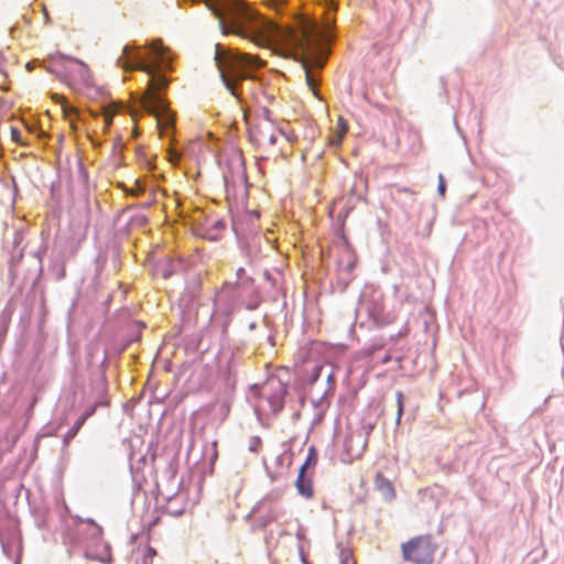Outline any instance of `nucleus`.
<instances>
[{"label":"nucleus","instance_id":"1","mask_svg":"<svg viewBox=\"0 0 564 564\" xmlns=\"http://www.w3.org/2000/svg\"><path fill=\"white\" fill-rule=\"evenodd\" d=\"M147 50L148 53L144 54L140 46L127 44L123 46L117 64L126 72L138 69L149 75L145 91L132 96L131 115L135 117L138 112L153 116L160 132L167 133L174 128L175 113L170 109L164 96L171 83L164 73L173 70V56L170 48L160 39L149 42Z\"/></svg>","mask_w":564,"mask_h":564},{"label":"nucleus","instance_id":"2","mask_svg":"<svg viewBox=\"0 0 564 564\" xmlns=\"http://www.w3.org/2000/svg\"><path fill=\"white\" fill-rule=\"evenodd\" d=\"M215 62L224 85L240 104L252 100L263 106L264 101L273 98L257 75V70L264 66L260 57L218 43L215 46Z\"/></svg>","mask_w":564,"mask_h":564},{"label":"nucleus","instance_id":"3","mask_svg":"<svg viewBox=\"0 0 564 564\" xmlns=\"http://www.w3.org/2000/svg\"><path fill=\"white\" fill-rule=\"evenodd\" d=\"M337 10L335 0H327L325 8V18L323 24L315 21L302 23L297 29L286 30L284 32L285 44L295 53L303 57V67L305 70L306 83L315 95L319 85V70L324 67L326 61L319 53L322 42L328 44L334 41L335 20L330 15Z\"/></svg>","mask_w":564,"mask_h":564},{"label":"nucleus","instance_id":"4","mask_svg":"<svg viewBox=\"0 0 564 564\" xmlns=\"http://www.w3.org/2000/svg\"><path fill=\"white\" fill-rule=\"evenodd\" d=\"M288 393V387L279 379L268 380L264 386L258 389L257 400L253 403V409L259 417H269L276 415L284 408V399Z\"/></svg>","mask_w":564,"mask_h":564},{"label":"nucleus","instance_id":"5","mask_svg":"<svg viewBox=\"0 0 564 564\" xmlns=\"http://www.w3.org/2000/svg\"><path fill=\"white\" fill-rule=\"evenodd\" d=\"M208 10L219 20L224 33L242 28V17L236 9L237 0H203Z\"/></svg>","mask_w":564,"mask_h":564},{"label":"nucleus","instance_id":"6","mask_svg":"<svg viewBox=\"0 0 564 564\" xmlns=\"http://www.w3.org/2000/svg\"><path fill=\"white\" fill-rule=\"evenodd\" d=\"M436 546L427 535L416 536L402 544L403 558L414 564H432Z\"/></svg>","mask_w":564,"mask_h":564},{"label":"nucleus","instance_id":"7","mask_svg":"<svg viewBox=\"0 0 564 564\" xmlns=\"http://www.w3.org/2000/svg\"><path fill=\"white\" fill-rule=\"evenodd\" d=\"M367 314L376 325L387 324L388 317L384 313L383 294L376 289H366L359 300L357 314Z\"/></svg>","mask_w":564,"mask_h":564},{"label":"nucleus","instance_id":"8","mask_svg":"<svg viewBox=\"0 0 564 564\" xmlns=\"http://www.w3.org/2000/svg\"><path fill=\"white\" fill-rule=\"evenodd\" d=\"M280 497L281 492L273 490L253 508V513L257 514L258 521L262 528L276 521L282 516L281 508L276 505Z\"/></svg>","mask_w":564,"mask_h":564},{"label":"nucleus","instance_id":"9","mask_svg":"<svg viewBox=\"0 0 564 564\" xmlns=\"http://www.w3.org/2000/svg\"><path fill=\"white\" fill-rule=\"evenodd\" d=\"M64 83L76 91H82L83 88H89L91 86V76L87 65L75 58Z\"/></svg>","mask_w":564,"mask_h":564},{"label":"nucleus","instance_id":"10","mask_svg":"<svg viewBox=\"0 0 564 564\" xmlns=\"http://www.w3.org/2000/svg\"><path fill=\"white\" fill-rule=\"evenodd\" d=\"M74 57H69L63 54L52 55L48 59V72L57 76L61 80L64 82L69 67L74 62Z\"/></svg>","mask_w":564,"mask_h":564},{"label":"nucleus","instance_id":"11","mask_svg":"<svg viewBox=\"0 0 564 564\" xmlns=\"http://www.w3.org/2000/svg\"><path fill=\"white\" fill-rule=\"evenodd\" d=\"M85 557L101 563H109L111 560L110 545L104 540L87 544L84 551Z\"/></svg>","mask_w":564,"mask_h":564},{"label":"nucleus","instance_id":"12","mask_svg":"<svg viewBox=\"0 0 564 564\" xmlns=\"http://www.w3.org/2000/svg\"><path fill=\"white\" fill-rule=\"evenodd\" d=\"M227 291L234 300L243 299L245 295L257 292L253 278H246L245 280L236 281L235 283H228L225 289V292Z\"/></svg>","mask_w":564,"mask_h":564},{"label":"nucleus","instance_id":"13","mask_svg":"<svg viewBox=\"0 0 564 564\" xmlns=\"http://www.w3.org/2000/svg\"><path fill=\"white\" fill-rule=\"evenodd\" d=\"M391 197L405 210L412 208L415 203V193L401 186H393L391 188Z\"/></svg>","mask_w":564,"mask_h":564},{"label":"nucleus","instance_id":"14","mask_svg":"<svg viewBox=\"0 0 564 564\" xmlns=\"http://www.w3.org/2000/svg\"><path fill=\"white\" fill-rule=\"evenodd\" d=\"M296 489L301 496L304 498L313 497V482L312 475L308 473H304V470L299 471V476L295 482Z\"/></svg>","mask_w":564,"mask_h":564},{"label":"nucleus","instance_id":"15","mask_svg":"<svg viewBox=\"0 0 564 564\" xmlns=\"http://www.w3.org/2000/svg\"><path fill=\"white\" fill-rule=\"evenodd\" d=\"M312 403L315 408L313 424H319L324 420L326 410L328 409V398H326L325 394H321L317 398L312 395Z\"/></svg>","mask_w":564,"mask_h":564},{"label":"nucleus","instance_id":"16","mask_svg":"<svg viewBox=\"0 0 564 564\" xmlns=\"http://www.w3.org/2000/svg\"><path fill=\"white\" fill-rule=\"evenodd\" d=\"M95 413V408H89L86 410L74 423V425L68 430V432L64 436V443L67 445L78 433V431L82 429L84 423L88 417H90Z\"/></svg>","mask_w":564,"mask_h":564},{"label":"nucleus","instance_id":"17","mask_svg":"<svg viewBox=\"0 0 564 564\" xmlns=\"http://www.w3.org/2000/svg\"><path fill=\"white\" fill-rule=\"evenodd\" d=\"M226 228V223L221 219L215 220L208 228H206L203 237L210 241H217L220 238L221 231Z\"/></svg>","mask_w":564,"mask_h":564},{"label":"nucleus","instance_id":"18","mask_svg":"<svg viewBox=\"0 0 564 564\" xmlns=\"http://www.w3.org/2000/svg\"><path fill=\"white\" fill-rule=\"evenodd\" d=\"M376 485L387 499H392L394 497V488L392 484L380 474L377 475Z\"/></svg>","mask_w":564,"mask_h":564},{"label":"nucleus","instance_id":"19","mask_svg":"<svg viewBox=\"0 0 564 564\" xmlns=\"http://www.w3.org/2000/svg\"><path fill=\"white\" fill-rule=\"evenodd\" d=\"M87 523L89 528L87 530V536L90 542L88 544H93L102 540V528L98 525L93 519H88Z\"/></svg>","mask_w":564,"mask_h":564},{"label":"nucleus","instance_id":"20","mask_svg":"<svg viewBox=\"0 0 564 564\" xmlns=\"http://www.w3.org/2000/svg\"><path fill=\"white\" fill-rule=\"evenodd\" d=\"M318 460V453L314 446H311L307 452L306 459L304 464L301 466L300 470H304V473H308L313 470Z\"/></svg>","mask_w":564,"mask_h":564},{"label":"nucleus","instance_id":"21","mask_svg":"<svg viewBox=\"0 0 564 564\" xmlns=\"http://www.w3.org/2000/svg\"><path fill=\"white\" fill-rule=\"evenodd\" d=\"M236 301L241 303L248 311L257 310L260 304L258 292L245 295L243 299H237Z\"/></svg>","mask_w":564,"mask_h":564},{"label":"nucleus","instance_id":"22","mask_svg":"<svg viewBox=\"0 0 564 564\" xmlns=\"http://www.w3.org/2000/svg\"><path fill=\"white\" fill-rule=\"evenodd\" d=\"M395 399H397V420H395V424L397 426L400 425V422H401V419H402V415L404 413V394L402 391H397L395 392Z\"/></svg>","mask_w":564,"mask_h":564},{"label":"nucleus","instance_id":"23","mask_svg":"<svg viewBox=\"0 0 564 564\" xmlns=\"http://www.w3.org/2000/svg\"><path fill=\"white\" fill-rule=\"evenodd\" d=\"M326 380H327V389L322 394H325L326 398H329V395H333V393L335 391V386H336V381H335L333 371H330L326 375Z\"/></svg>","mask_w":564,"mask_h":564},{"label":"nucleus","instance_id":"24","mask_svg":"<svg viewBox=\"0 0 564 564\" xmlns=\"http://www.w3.org/2000/svg\"><path fill=\"white\" fill-rule=\"evenodd\" d=\"M262 446V441L259 436H252L249 441V451L258 453Z\"/></svg>","mask_w":564,"mask_h":564},{"label":"nucleus","instance_id":"25","mask_svg":"<svg viewBox=\"0 0 564 564\" xmlns=\"http://www.w3.org/2000/svg\"><path fill=\"white\" fill-rule=\"evenodd\" d=\"M63 110H64L65 116H67V117H72V116H74L76 118L79 117L77 109L67 102H65L63 105Z\"/></svg>","mask_w":564,"mask_h":564},{"label":"nucleus","instance_id":"26","mask_svg":"<svg viewBox=\"0 0 564 564\" xmlns=\"http://www.w3.org/2000/svg\"><path fill=\"white\" fill-rule=\"evenodd\" d=\"M11 139L17 144L23 145L21 131L15 127L11 128Z\"/></svg>","mask_w":564,"mask_h":564},{"label":"nucleus","instance_id":"27","mask_svg":"<svg viewBox=\"0 0 564 564\" xmlns=\"http://www.w3.org/2000/svg\"><path fill=\"white\" fill-rule=\"evenodd\" d=\"M437 192H438V194H440L442 197H444V196H445V193H446V182H445V178H444L443 174H440V175H438Z\"/></svg>","mask_w":564,"mask_h":564},{"label":"nucleus","instance_id":"28","mask_svg":"<svg viewBox=\"0 0 564 564\" xmlns=\"http://www.w3.org/2000/svg\"><path fill=\"white\" fill-rule=\"evenodd\" d=\"M237 281L245 280L246 278H250L247 275V272L243 268H239L236 272Z\"/></svg>","mask_w":564,"mask_h":564},{"label":"nucleus","instance_id":"29","mask_svg":"<svg viewBox=\"0 0 564 564\" xmlns=\"http://www.w3.org/2000/svg\"><path fill=\"white\" fill-rule=\"evenodd\" d=\"M133 223L137 224L138 226H144L148 223V219L144 216H137L133 219Z\"/></svg>","mask_w":564,"mask_h":564},{"label":"nucleus","instance_id":"30","mask_svg":"<svg viewBox=\"0 0 564 564\" xmlns=\"http://www.w3.org/2000/svg\"><path fill=\"white\" fill-rule=\"evenodd\" d=\"M115 112H116V110H113V111H111V112H110V111H108V110H107V111H105V121H106V124H107V126L111 124L112 116H113V113H115Z\"/></svg>","mask_w":564,"mask_h":564},{"label":"nucleus","instance_id":"31","mask_svg":"<svg viewBox=\"0 0 564 564\" xmlns=\"http://www.w3.org/2000/svg\"><path fill=\"white\" fill-rule=\"evenodd\" d=\"M268 140L271 145H274L276 143L278 137L274 133H271Z\"/></svg>","mask_w":564,"mask_h":564},{"label":"nucleus","instance_id":"32","mask_svg":"<svg viewBox=\"0 0 564 564\" xmlns=\"http://www.w3.org/2000/svg\"><path fill=\"white\" fill-rule=\"evenodd\" d=\"M323 370H324V368H323V367H318V368L316 369V375H315V377H314V381H317V380H318V378H319V376L322 375Z\"/></svg>","mask_w":564,"mask_h":564},{"label":"nucleus","instance_id":"33","mask_svg":"<svg viewBox=\"0 0 564 564\" xmlns=\"http://www.w3.org/2000/svg\"><path fill=\"white\" fill-rule=\"evenodd\" d=\"M162 275H163L164 279H169L172 275V271L171 270H164Z\"/></svg>","mask_w":564,"mask_h":564},{"label":"nucleus","instance_id":"34","mask_svg":"<svg viewBox=\"0 0 564 564\" xmlns=\"http://www.w3.org/2000/svg\"><path fill=\"white\" fill-rule=\"evenodd\" d=\"M248 328L249 330H254L257 328V323L256 322H251L249 325H248Z\"/></svg>","mask_w":564,"mask_h":564},{"label":"nucleus","instance_id":"35","mask_svg":"<svg viewBox=\"0 0 564 564\" xmlns=\"http://www.w3.org/2000/svg\"><path fill=\"white\" fill-rule=\"evenodd\" d=\"M2 550L9 556V546L4 542H2Z\"/></svg>","mask_w":564,"mask_h":564},{"label":"nucleus","instance_id":"36","mask_svg":"<svg viewBox=\"0 0 564 564\" xmlns=\"http://www.w3.org/2000/svg\"><path fill=\"white\" fill-rule=\"evenodd\" d=\"M149 552H150V554H155V551H154V550H152V549H150V551H149Z\"/></svg>","mask_w":564,"mask_h":564},{"label":"nucleus","instance_id":"37","mask_svg":"<svg viewBox=\"0 0 564 564\" xmlns=\"http://www.w3.org/2000/svg\"><path fill=\"white\" fill-rule=\"evenodd\" d=\"M343 564H348V561H347V560H344V561H343Z\"/></svg>","mask_w":564,"mask_h":564}]
</instances>
